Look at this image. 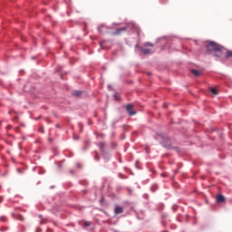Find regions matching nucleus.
<instances>
[{"label": "nucleus", "mask_w": 232, "mask_h": 232, "mask_svg": "<svg viewBox=\"0 0 232 232\" xmlns=\"http://www.w3.org/2000/svg\"><path fill=\"white\" fill-rule=\"evenodd\" d=\"M78 168H81V165H78Z\"/></svg>", "instance_id": "obj_18"}, {"label": "nucleus", "mask_w": 232, "mask_h": 232, "mask_svg": "<svg viewBox=\"0 0 232 232\" xmlns=\"http://www.w3.org/2000/svg\"><path fill=\"white\" fill-rule=\"evenodd\" d=\"M90 226H92V222L87 221V222L84 223L85 227H90Z\"/></svg>", "instance_id": "obj_14"}, {"label": "nucleus", "mask_w": 232, "mask_h": 232, "mask_svg": "<svg viewBox=\"0 0 232 232\" xmlns=\"http://www.w3.org/2000/svg\"><path fill=\"white\" fill-rule=\"evenodd\" d=\"M98 32H100V34H107L108 32V26H106V24H100L98 26Z\"/></svg>", "instance_id": "obj_3"}, {"label": "nucleus", "mask_w": 232, "mask_h": 232, "mask_svg": "<svg viewBox=\"0 0 232 232\" xmlns=\"http://www.w3.org/2000/svg\"><path fill=\"white\" fill-rule=\"evenodd\" d=\"M207 52L208 53H215V57H222V52H224V46L215 43L210 42L207 45Z\"/></svg>", "instance_id": "obj_1"}, {"label": "nucleus", "mask_w": 232, "mask_h": 232, "mask_svg": "<svg viewBox=\"0 0 232 232\" xmlns=\"http://www.w3.org/2000/svg\"><path fill=\"white\" fill-rule=\"evenodd\" d=\"M210 92L213 93V95H218V90L215 88H210Z\"/></svg>", "instance_id": "obj_9"}, {"label": "nucleus", "mask_w": 232, "mask_h": 232, "mask_svg": "<svg viewBox=\"0 0 232 232\" xmlns=\"http://www.w3.org/2000/svg\"><path fill=\"white\" fill-rule=\"evenodd\" d=\"M100 46H101L102 50H104V47L102 46V43H100Z\"/></svg>", "instance_id": "obj_17"}, {"label": "nucleus", "mask_w": 232, "mask_h": 232, "mask_svg": "<svg viewBox=\"0 0 232 232\" xmlns=\"http://www.w3.org/2000/svg\"><path fill=\"white\" fill-rule=\"evenodd\" d=\"M227 59H232V51H227L226 54Z\"/></svg>", "instance_id": "obj_11"}, {"label": "nucleus", "mask_w": 232, "mask_h": 232, "mask_svg": "<svg viewBox=\"0 0 232 232\" xmlns=\"http://www.w3.org/2000/svg\"><path fill=\"white\" fill-rule=\"evenodd\" d=\"M191 72V73H193V75H195V77H199V75H200V71H198V70H191L190 71Z\"/></svg>", "instance_id": "obj_8"}, {"label": "nucleus", "mask_w": 232, "mask_h": 232, "mask_svg": "<svg viewBox=\"0 0 232 232\" xmlns=\"http://www.w3.org/2000/svg\"><path fill=\"white\" fill-rule=\"evenodd\" d=\"M17 220H21L23 222V220H24V217L23 216H18L17 218Z\"/></svg>", "instance_id": "obj_15"}, {"label": "nucleus", "mask_w": 232, "mask_h": 232, "mask_svg": "<svg viewBox=\"0 0 232 232\" xmlns=\"http://www.w3.org/2000/svg\"><path fill=\"white\" fill-rule=\"evenodd\" d=\"M144 46H151V47H153V44H151V43H145Z\"/></svg>", "instance_id": "obj_16"}, {"label": "nucleus", "mask_w": 232, "mask_h": 232, "mask_svg": "<svg viewBox=\"0 0 232 232\" xmlns=\"http://www.w3.org/2000/svg\"><path fill=\"white\" fill-rule=\"evenodd\" d=\"M216 200L218 204H222V202H226V197H224L222 194H218L216 198Z\"/></svg>", "instance_id": "obj_4"}, {"label": "nucleus", "mask_w": 232, "mask_h": 232, "mask_svg": "<svg viewBox=\"0 0 232 232\" xmlns=\"http://www.w3.org/2000/svg\"><path fill=\"white\" fill-rule=\"evenodd\" d=\"M142 53L145 55H148L149 53H151V49H142Z\"/></svg>", "instance_id": "obj_10"}, {"label": "nucleus", "mask_w": 232, "mask_h": 232, "mask_svg": "<svg viewBox=\"0 0 232 232\" xmlns=\"http://www.w3.org/2000/svg\"><path fill=\"white\" fill-rule=\"evenodd\" d=\"M123 209L121 207H116L114 209V213L115 215H121V213H122Z\"/></svg>", "instance_id": "obj_6"}, {"label": "nucleus", "mask_w": 232, "mask_h": 232, "mask_svg": "<svg viewBox=\"0 0 232 232\" xmlns=\"http://www.w3.org/2000/svg\"><path fill=\"white\" fill-rule=\"evenodd\" d=\"M133 24H128L126 26L121 27L119 29H116V31L113 34V35H121L123 32H126V30H130L133 28Z\"/></svg>", "instance_id": "obj_2"}, {"label": "nucleus", "mask_w": 232, "mask_h": 232, "mask_svg": "<svg viewBox=\"0 0 232 232\" xmlns=\"http://www.w3.org/2000/svg\"><path fill=\"white\" fill-rule=\"evenodd\" d=\"M126 110H127V112L129 113V115H135V111H133V105L131 104H128L126 106Z\"/></svg>", "instance_id": "obj_5"}, {"label": "nucleus", "mask_w": 232, "mask_h": 232, "mask_svg": "<svg viewBox=\"0 0 232 232\" xmlns=\"http://www.w3.org/2000/svg\"><path fill=\"white\" fill-rule=\"evenodd\" d=\"M115 101H121V96L119 94H114Z\"/></svg>", "instance_id": "obj_13"}, {"label": "nucleus", "mask_w": 232, "mask_h": 232, "mask_svg": "<svg viewBox=\"0 0 232 232\" xmlns=\"http://www.w3.org/2000/svg\"><path fill=\"white\" fill-rule=\"evenodd\" d=\"M99 148H100V150H101L102 151H104V148H105L104 142H100V143H99Z\"/></svg>", "instance_id": "obj_12"}, {"label": "nucleus", "mask_w": 232, "mask_h": 232, "mask_svg": "<svg viewBox=\"0 0 232 232\" xmlns=\"http://www.w3.org/2000/svg\"><path fill=\"white\" fill-rule=\"evenodd\" d=\"M72 95H73V97H81V95H82V92L74 91V92H72Z\"/></svg>", "instance_id": "obj_7"}]
</instances>
